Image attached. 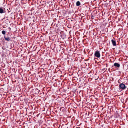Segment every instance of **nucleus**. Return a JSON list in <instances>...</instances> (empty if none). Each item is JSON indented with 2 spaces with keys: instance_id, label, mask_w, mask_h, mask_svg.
Wrapping results in <instances>:
<instances>
[{
  "instance_id": "1",
  "label": "nucleus",
  "mask_w": 128,
  "mask_h": 128,
  "mask_svg": "<svg viewBox=\"0 0 128 128\" xmlns=\"http://www.w3.org/2000/svg\"><path fill=\"white\" fill-rule=\"evenodd\" d=\"M119 87L120 89H122V90H125L126 88V85L123 83L119 84Z\"/></svg>"
},
{
  "instance_id": "2",
  "label": "nucleus",
  "mask_w": 128,
  "mask_h": 128,
  "mask_svg": "<svg viewBox=\"0 0 128 128\" xmlns=\"http://www.w3.org/2000/svg\"><path fill=\"white\" fill-rule=\"evenodd\" d=\"M94 55L95 56L98 58H100V56L99 51H96L95 52Z\"/></svg>"
},
{
  "instance_id": "3",
  "label": "nucleus",
  "mask_w": 128,
  "mask_h": 128,
  "mask_svg": "<svg viewBox=\"0 0 128 128\" xmlns=\"http://www.w3.org/2000/svg\"><path fill=\"white\" fill-rule=\"evenodd\" d=\"M114 66L116 67L119 68L120 67V65L118 63L116 62L114 64V66H112V68H113Z\"/></svg>"
},
{
  "instance_id": "4",
  "label": "nucleus",
  "mask_w": 128,
  "mask_h": 128,
  "mask_svg": "<svg viewBox=\"0 0 128 128\" xmlns=\"http://www.w3.org/2000/svg\"><path fill=\"white\" fill-rule=\"evenodd\" d=\"M4 38H5V40L8 42L11 39V38L9 37L8 36L7 37H6L5 36H4Z\"/></svg>"
},
{
  "instance_id": "5",
  "label": "nucleus",
  "mask_w": 128,
  "mask_h": 128,
  "mask_svg": "<svg viewBox=\"0 0 128 128\" xmlns=\"http://www.w3.org/2000/svg\"><path fill=\"white\" fill-rule=\"evenodd\" d=\"M112 44L114 46H116V42L114 40L112 39L111 40Z\"/></svg>"
},
{
  "instance_id": "6",
  "label": "nucleus",
  "mask_w": 128,
  "mask_h": 128,
  "mask_svg": "<svg viewBox=\"0 0 128 128\" xmlns=\"http://www.w3.org/2000/svg\"><path fill=\"white\" fill-rule=\"evenodd\" d=\"M4 9L0 7V13L2 14L3 13H4Z\"/></svg>"
},
{
  "instance_id": "7",
  "label": "nucleus",
  "mask_w": 128,
  "mask_h": 128,
  "mask_svg": "<svg viewBox=\"0 0 128 128\" xmlns=\"http://www.w3.org/2000/svg\"><path fill=\"white\" fill-rule=\"evenodd\" d=\"M76 4V6H79L80 5V3L79 1H78L77 2Z\"/></svg>"
},
{
  "instance_id": "8",
  "label": "nucleus",
  "mask_w": 128,
  "mask_h": 128,
  "mask_svg": "<svg viewBox=\"0 0 128 128\" xmlns=\"http://www.w3.org/2000/svg\"><path fill=\"white\" fill-rule=\"evenodd\" d=\"M2 33L4 35H5L6 34V32L4 30H2Z\"/></svg>"
},
{
  "instance_id": "9",
  "label": "nucleus",
  "mask_w": 128,
  "mask_h": 128,
  "mask_svg": "<svg viewBox=\"0 0 128 128\" xmlns=\"http://www.w3.org/2000/svg\"><path fill=\"white\" fill-rule=\"evenodd\" d=\"M68 26V28H70L71 27V26L70 25H69Z\"/></svg>"
},
{
  "instance_id": "10",
  "label": "nucleus",
  "mask_w": 128,
  "mask_h": 128,
  "mask_svg": "<svg viewBox=\"0 0 128 128\" xmlns=\"http://www.w3.org/2000/svg\"><path fill=\"white\" fill-rule=\"evenodd\" d=\"M8 29H9V30H11V28H10V27H9V28H8Z\"/></svg>"
},
{
  "instance_id": "11",
  "label": "nucleus",
  "mask_w": 128,
  "mask_h": 128,
  "mask_svg": "<svg viewBox=\"0 0 128 128\" xmlns=\"http://www.w3.org/2000/svg\"><path fill=\"white\" fill-rule=\"evenodd\" d=\"M118 83H119V82H118Z\"/></svg>"
},
{
  "instance_id": "12",
  "label": "nucleus",
  "mask_w": 128,
  "mask_h": 128,
  "mask_svg": "<svg viewBox=\"0 0 128 128\" xmlns=\"http://www.w3.org/2000/svg\"><path fill=\"white\" fill-rule=\"evenodd\" d=\"M0 113H1V112H0Z\"/></svg>"
}]
</instances>
